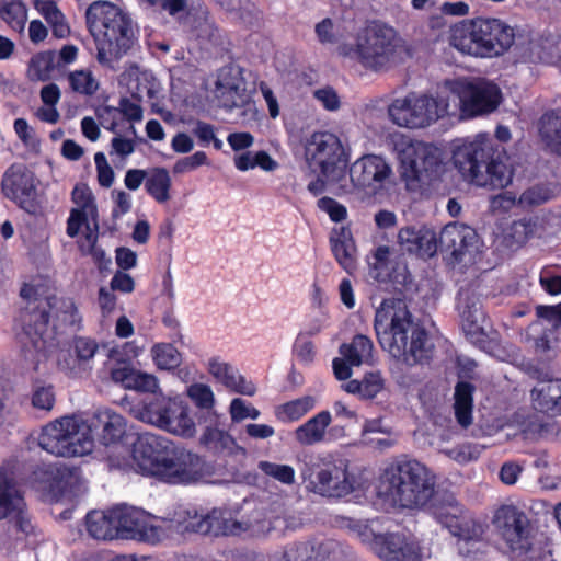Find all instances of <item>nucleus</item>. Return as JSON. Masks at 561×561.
Segmentation results:
<instances>
[{
    "instance_id": "obj_1",
    "label": "nucleus",
    "mask_w": 561,
    "mask_h": 561,
    "mask_svg": "<svg viewBox=\"0 0 561 561\" xmlns=\"http://www.w3.org/2000/svg\"><path fill=\"white\" fill-rule=\"evenodd\" d=\"M374 328L382 350L404 366L423 364L433 355L426 330L402 299H385L376 309Z\"/></svg>"
},
{
    "instance_id": "obj_2",
    "label": "nucleus",
    "mask_w": 561,
    "mask_h": 561,
    "mask_svg": "<svg viewBox=\"0 0 561 561\" xmlns=\"http://www.w3.org/2000/svg\"><path fill=\"white\" fill-rule=\"evenodd\" d=\"M130 467L144 477L175 485L201 479L204 461L199 455L175 446L163 436L142 433L133 444Z\"/></svg>"
},
{
    "instance_id": "obj_3",
    "label": "nucleus",
    "mask_w": 561,
    "mask_h": 561,
    "mask_svg": "<svg viewBox=\"0 0 561 561\" xmlns=\"http://www.w3.org/2000/svg\"><path fill=\"white\" fill-rule=\"evenodd\" d=\"M27 317L28 324L25 328L22 352L27 367L36 371L57 348V342L48 330V322H56L55 327L76 328L81 321V316L71 299L49 297L41 304L39 311L34 310Z\"/></svg>"
},
{
    "instance_id": "obj_4",
    "label": "nucleus",
    "mask_w": 561,
    "mask_h": 561,
    "mask_svg": "<svg viewBox=\"0 0 561 561\" xmlns=\"http://www.w3.org/2000/svg\"><path fill=\"white\" fill-rule=\"evenodd\" d=\"M87 24L95 45V58L106 68L114 69L133 46L131 19L117 5L108 1H94L87 10Z\"/></svg>"
},
{
    "instance_id": "obj_5",
    "label": "nucleus",
    "mask_w": 561,
    "mask_h": 561,
    "mask_svg": "<svg viewBox=\"0 0 561 561\" xmlns=\"http://www.w3.org/2000/svg\"><path fill=\"white\" fill-rule=\"evenodd\" d=\"M433 472L415 459L401 458L382 471L378 494L403 508H423L435 495Z\"/></svg>"
},
{
    "instance_id": "obj_6",
    "label": "nucleus",
    "mask_w": 561,
    "mask_h": 561,
    "mask_svg": "<svg viewBox=\"0 0 561 561\" xmlns=\"http://www.w3.org/2000/svg\"><path fill=\"white\" fill-rule=\"evenodd\" d=\"M491 139L479 135L457 146L453 160L462 178L478 186L503 188L512 182L513 172L502 160L492 159Z\"/></svg>"
},
{
    "instance_id": "obj_7",
    "label": "nucleus",
    "mask_w": 561,
    "mask_h": 561,
    "mask_svg": "<svg viewBox=\"0 0 561 561\" xmlns=\"http://www.w3.org/2000/svg\"><path fill=\"white\" fill-rule=\"evenodd\" d=\"M340 54L356 59L363 67L374 71L386 70L401 60L404 45L396 30L373 22L362 28L354 46L343 45Z\"/></svg>"
},
{
    "instance_id": "obj_8",
    "label": "nucleus",
    "mask_w": 561,
    "mask_h": 561,
    "mask_svg": "<svg viewBox=\"0 0 561 561\" xmlns=\"http://www.w3.org/2000/svg\"><path fill=\"white\" fill-rule=\"evenodd\" d=\"M450 45L477 57H493L505 53L514 43L513 28L499 19H476L451 28Z\"/></svg>"
},
{
    "instance_id": "obj_9",
    "label": "nucleus",
    "mask_w": 561,
    "mask_h": 561,
    "mask_svg": "<svg viewBox=\"0 0 561 561\" xmlns=\"http://www.w3.org/2000/svg\"><path fill=\"white\" fill-rule=\"evenodd\" d=\"M38 445L57 457L85 456L94 448L92 427L82 416L65 415L42 428Z\"/></svg>"
},
{
    "instance_id": "obj_10",
    "label": "nucleus",
    "mask_w": 561,
    "mask_h": 561,
    "mask_svg": "<svg viewBox=\"0 0 561 561\" xmlns=\"http://www.w3.org/2000/svg\"><path fill=\"white\" fill-rule=\"evenodd\" d=\"M398 158L401 179L411 192L423 193L428 190L443 170L438 148L422 141H402Z\"/></svg>"
},
{
    "instance_id": "obj_11",
    "label": "nucleus",
    "mask_w": 561,
    "mask_h": 561,
    "mask_svg": "<svg viewBox=\"0 0 561 561\" xmlns=\"http://www.w3.org/2000/svg\"><path fill=\"white\" fill-rule=\"evenodd\" d=\"M307 489L327 497H342L353 491V481L348 473V461L344 458L327 455L310 467L301 470Z\"/></svg>"
},
{
    "instance_id": "obj_12",
    "label": "nucleus",
    "mask_w": 561,
    "mask_h": 561,
    "mask_svg": "<svg viewBox=\"0 0 561 561\" xmlns=\"http://www.w3.org/2000/svg\"><path fill=\"white\" fill-rule=\"evenodd\" d=\"M448 113V102L425 94L410 93L392 101L388 114L393 124L405 128H423Z\"/></svg>"
},
{
    "instance_id": "obj_13",
    "label": "nucleus",
    "mask_w": 561,
    "mask_h": 561,
    "mask_svg": "<svg viewBox=\"0 0 561 561\" xmlns=\"http://www.w3.org/2000/svg\"><path fill=\"white\" fill-rule=\"evenodd\" d=\"M307 161L328 181H339L344 173L346 156L341 140L334 134L314 133L306 147Z\"/></svg>"
},
{
    "instance_id": "obj_14",
    "label": "nucleus",
    "mask_w": 561,
    "mask_h": 561,
    "mask_svg": "<svg viewBox=\"0 0 561 561\" xmlns=\"http://www.w3.org/2000/svg\"><path fill=\"white\" fill-rule=\"evenodd\" d=\"M492 524L512 551L530 552L529 559L536 560V553L530 549V523L523 510L514 505H502L495 511Z\"/></svg>"
},
{
    "instance_id": "obj_15",
    "label": "nucleus",
    "mask_w": 561,
    "mask_h": 561,
    "mask_svg": "<svg viewBox=\"0 0 561 561\" xmlns=\"http://www.w3.org/2000/svg\"><path fill=\"white\" fill-rule=\"evenodd\" d=\"M113 516L116 519L118 538L157 543L163 537L161 526L154 523L158 517L140 508L125 504L117 505L113 507Z\"/></svg>"
},
{
    "instance_id": "obj_16",
    "label": "nucleus",
    "mask_w": 561,
    "mask_h": 561,
    "mask_svg": "<svg viewBox=\"0 0 561 561\" xmlns=\"http://www.w3.org/2000/svg\"><path fill=\"white\" fill-rule=\"evenodd\" d=\"M393 176L389 161L379 154H364L350 167L353 186L368 196L380 193Z\"/></svg>"
},
{
    "instance_id": "obj_17",
    "label": "nucleus",
    "mask_w": 561,
    "mask_h": 561,
    "mask_svg": "<svg viewBox=\"0 0 561 561\" xmlns=\"http://www.w3.org/2000/svg\"><path fill=\"white\" fill-rule=\"evenodd\" d=\"M37 185L35 173L22 162L12 163L1 179L3 195L30 214L37 207Z\"/></svg>"
},
{
    "instance_id": "obj_18",
    "label": "nucleus",
    "mask_w": 561,
    "mask_h": 561,
    "mask_svg": "<svg viewBox=\"0 0 561 561\" xmlns=\"http://www.w3.org/2000/svg\"><path fill=\"white\" fill-rule=\"evenodd\" d=\"M462 112L468 116L495 111L501 102L499 87L484 79L463 80L457 84Z\"/></svg>"
},
{
    "instance_id": "obj_19",
    "label": "nucleus",
    "mask_w": 561,
    "mask_h": 561,
    "mask_svg": "<svg viewBox=\"0 0 561 561\" xmlns=\"http://www.w3.org/2000/svg\"><path fill=\"white\" fill-rule=\"evenodd\" d=\"M3 518H10L14 527L24 535L33 529L23 493L13 472L0 468V519Z\"/></svg>"
},
{
    "instance_id": "obj_20",
    "label": "nucleus",
    "mask_w": 561,
    "mask_h": 561,
    "mask_svg": "<svg viewBox=\"0 0 561 561\" xmlns=\"http://www.w3.org/2000/svg\"><path fill=\"white\" fill-rule=\"evenodd\" d=\"M370 547L382 561H422L424 557L419 540L404 533L374 535Z\"/></svg>"
},
{
    "instance_id": "obj_21",
    "label": "nucleus",
    "mask_w": 561,
    "mask_h": 561,
    "mask_svg": "<svg viewBox=\"0 0 561 561\" xmlns=\"http://www.w3.org/2000/svg\"><path fill=\"white\" fill-rule=\"evenodd\" d=\"M558 226H561V210L522 218L511 224L506 230L505 239L508 245L519 247L533 238H542L554 233Z\"/></svg>"
},
{
    "instance_id": "obj_22",
    "label": "nucleus",
    "mask_w": 561,
    "mask_h": 561,
    "mask_svg": "<svg viewBox=\"0 0 561 561\" xmlns=\"http://www.w3.org/2000/svg\"><path fill=\"white\" fill-rule=\"evenodd\" d=\"M538 321L528 328V339L534 342L537 353L546 354L552 350L561 334V304L554 306L538 305L536 307Z\"/></svg>"
},
{
    "instance_id": "obj_23",
    "label": "nucleus",
    "mask_w": 561,
    "mask_h": 561,
    "mask_svg": "<svg viewBox=\"0 0 561 561\" xmlns=\"http://www.w3.org/2000/svg\"><path fill=\"white\" fill-rule=\"evenodd\" d=\"M341 358H334L332 366L334 376L339 380H346L352 376V366L374 364V344L366 335H355L351 343L340 346Z\"/></svg>"
},
{
    "instance_id": "obj_24",
    "label": "nucleus",
    "mask_w": 561,
    "mask_h": 561,
    "mask_svg": "<svg viewBox=\"0 0 561 561\" xmlns=\"http://www.w3.org/2000/svg\"><path fill=\"white\" fill-rule=\"evenodd\" d=\"M250 522V538H267L283 535L282 526L295 529L293 518L285 515L282 505L256 507L248 514Z\"/></svg>"
},
{
    "instance_id": "obj_25",
    "label": "nucleus",
    "mask_w": 561,
    "mask_h": 561,
    "mask_svg": "<svg viewBox=\"0 0 561 561\" xmlns=\"http://www.w3.org/2000/svg\"><path fill=\"white\" fill-rule=\"evenodd\" d=\"M337 549L332 540H302L286 545L274 561H330Z\"/></svg>"
},
{
    "instance_id": "obj_26",
    "label": "nucleus",
    "mask_w": 561,
    "mask_h": 561,
    "mask_svg": "<svg viewBox=\"0 0 561 561\" xmlns=\"http://www.w3.org/2000/svg\"><path fill=\"white\" fill-rule=\"evenodd\" d=\"M167 522L170 529L181 534L194 533L201 535H210L214 520V511L208 514H198V512L188 505H176L164 517H159Z\"/></svg>"
},
{
    "instance_id": "obj_27",
    "label": "nucleus",
    "mask_w": 561,
    "mask_h": 561,
    "mask_svg": "<svg viewBox=\"0 0 561 561\" xmlns=\"http://www.w3.org/2000/svg\"><path fill=\"white\" fill-rule=\"evenodd\" d=\"M98 352L95 341L79 336L72 341L69 353L58 359L60 369L67 371L71 376H81L91 370V362Z\"/></svg>"
},
{
    "instance_id": "obj_28",
    "label": "nucleus",
    "mask_w": 561,
    "mask_h": 561,
    "mask_svg": "<svg viewBox=\"0 0 561 561\" xmlns=\"http://www.w3.org/2000/svg\"><path fill=\"white\" fill-rule=\"evenodd\" d=\"M207 370L216 381L233 392L250 397L256 392V387L252 381L247 380L236 367L219 357L208 360Z\"/></svg>"
},
{
    "instance_id": "obj_29",
    "label": "nucleus",
    "mask_w": 561,
    "mask_h": 561,
    "mask_svg": "<svg viewBox=\"0 0 561 561\" xmlns=\"http://www.w3.org/2000/svg\"><path fill=\"white\" fill-rule=\"evenodd\" d=\"M457 309L465 333L471 337L482 332L484 314L477 294L469 288H461L458 293Z\"/></svg>"
},
{
    "instance_id": "obj_30",
    "label": "nucleus",
    "mask_w": 561,
    "mask_h": 561,
    "mask_svg": "<svg viewBox=\"0 0 561 561\" xmlns=\"http://www.w3.org/2000/svg\"><path fill=\"white\" fill-rule=\"evenodd\" d=\"M439 242L451 254L460 259L466 253L477 249L479 238L477 232L466 225H447L440 233Z\"/></svg>"
},
{
    "instance_id": "obj_31",
    "label": "nucleus",
    "mask_w": 561,
    "mask_h": 561,
    "mask_svg": "<svg viewBox=\"0 0 561 561\" xmlns=\"http://www.w3.org/2000/svg\"><path fill=\"white\" fill-rule=\"evenodd\" d=\"M216 96L224 107H240L248 102V95L241 79L231 76V69L220 72L216 83Z\"/></svg>"
},
{
    "instance_id": "obj_32",
    "label": "nucleus",
    "mask_w": 561,
    "mask_h": 561,
    "mask_svg": "<svg viewBox=\"0 0 561 561\" xmlns=\"http://www.w3.org/2000/svg\"><path fill=\"white\" fill-rule=\"evenodd\" d=\"M331 422V413L328 410L320 411L295 430V440L300 446H313L323 443Z\"/></svg>"
},
{
    "instance_id": "obj_33",
    "label": "nucleus",
    "mask_w": 561,
    "mask_h": 561,
    "mask_svg": "<svg viewBox=\"0 0 561 561\" xmlns=\"http://www.w3.org/2000/svg\"><path fill=\"white\" fill-rule=\"evenodd\" d=\"M332 253L340 266L347 273L356 270V247L351 230L342 227L334 230L330 238Z\"/></svg>"
},
{
    "instance_id": "obj_34",
    "label": "nucleus",
    "mask_w": 561,
    "mask_h": 561,
    "mask_svg": "<svg viewBox=\"0 0 561 561\" xmlns=\"http://www.w3.org/2000/svg\"><path fill=\"white\" fill-rule=\"evenodd\" d=\"M95 419L101 426L99 435L101 444L106 447H122L121 442L126 434L125 419L112 410L98 411Z\"/></svg>"
},
{
    "instance_id": "obj_35",
    "label": "nucleus",
    "mask_w": 561,
    "mask_h": 561,
    "mask_svg": "<svg viewBox=\"0 0 561 561\" xmlns=\"http://www.w3.org/2000/svg\"><path fill=\"white\" fill-rule=\"evenodd\" d=\"M72 471L58 463L47 465L34 472V482L41 491L57 495L62 492Z\"/></svg>"
},
{
    "instance_id": "obj_36",
    "label": "nucleus",
    "mask_w": 561,
    "mask_h": 561,
    "mask_svg": "<svg viewBox=\"0 0 561 561\" xmlns=\"http://www.w3.org/2000/svg\"><path fill=\"white\" fill-rule=\"evenodd\" d=\"M172 405L183 404L167 398H156L137 408L135 410V416L142 422L154 425L164 431V424H162V422L174 420L175 413L173 414L167 411L169 408L171 409Z\"/></svg>"
},
{
    "instance_id": "obj_37",
    "label": "nucleus",
    "mask_w": 561,
    "mask_h": 561,
    "mask_svg": "<svg viewBox=\"0 0 561 561\" xmlns=\"http://www.w3.org/2000/svg\"><path fill=\"white\" fill-rule=\"evenodd\" d=\"M561 379L539 381L531 390L536 409L542 412L559 413Z\"/></svg>"
},
{
    "instance_id": "obj_38",
    "label": "nucleus",
    "mask_w": 561,
    "mask_h": 561,
    "mask_svg": "<svg viewBox=\"0 0 561 561\" xmlns=\"http://www.w3.org/2000/svg\"><path fill=\"white\" fill-rule=\"evenodd\" d=\"M116 519L113 508L107 511H92L85 517L88 534L96 540H113L118 538Z\"/></svg>"
},
{
    "instance_id": "obj_39",
    "label": "nucleus",
    "mask_w": 561,
    "mask_h": 561,
    "mask_svg": "<svg viewBox=\"0 0 561 561\" xmlns=\"http://www.w3.org/2000/svg\"><path fill=\"white\" fill-rule=\"evenodd\" d=\"M198 444L202 448L217 454L232 450L236 442L227 431L215 422L203 428Z\"/></svg>"
},
{
    "instance_id": "obj_40",
    "label": "nucleus",
    "mask_w": 561,
    "mask_h": 561,
    "mask_svg": "<svg viewBox=\"0 0 561 561\" xmlns=\"http://www.w3.org/2000/svg\"><path fill=\"white\" fill-rule=\"evenodd\" d=\"M211 536H239L250 538V522L248 515L240 518L225 517L220 511L214 510Z\"/></svg>"
},
{
    "instance_id": "obj_41",
    "label": "nucleus",
    "mask_w": 561,
    "mask_h": 561,
    "mask_svg": "<svg viewBox=\"0 0 561 561\" xmlns=\"http://www.w3.org/2000/svg\"><path fill=\"white\" fill-rule=\"evenodd\" d=\"M342 388L351 394L360 399H374L385 389V379L379 371H371L364 375L362 380L352 379Z\"/></svg>"
},
{
    "instance_id": "obj_42",
    "label": "nucleus",
    "mask_w": 561,
    "mask_h": 561,
    "mask_svg": "<svg viewBox=\"0 0 561 561\" xmlns=\"http://www.w3.org/2000/svg\"><path fill=\"white\" fill-rule=\"evenodd\" d=\"M172 180L167 169L153 168L147 172L145 181L146 192L159 204H164L171 198Z\"/></svg>"
},
{
    "instance_id": "obj_43",
    "label": "nucleus",
    "mask_w": 561,
    "mask_h": 561,
    "mask_svg": "<svg viewBox=\"0 0 561 561\" xmlns=\"http://www.w3.org/2000/svg\"><path fill=\"white\" fill-rule=\"evenodd\" d=\"M427 505L430 513L434 518L449 530L453 528V525H456L460 519L461 507L451 495H448L439 502L437 494L435 493L434 497L430 503H427Z\"/></svg>"
},
{
    "instance_id": "obj_44",
    "label": "nucleus",
    "mask_w": 561,
    "mask_h": 561,
    "mask_svg": "<svg viewBox=\"0 0 561 561\" xmlns=\"http://www.w3.org/2000/svg\"><path fill=\"white\" fill-rule=\"evenodd\" d=\"M33 5L50 25L54 36L57 38H65L68 36L70 28L65 22V16L57 8L56 2L51 0H33Z\"/></svg>"
},
{
    "instance_id": "obj_45",
    "label": "nucleus",
    "mask_w": 561,
    "mask_h": 561,
    "mask_svg": "<svg viewBox=\"0 0 561 561\" xmlns=\"http://www.w3.org/2000/svg\"><path fill=\"white\" fill-rule=\"evenodd\" d=\"M167 411L173 414L175 413V415L173 421L162 422V424H164V431L184 438L195 436L196 425L185 405H172L171 409L169 408Z\"/></svg>"
},
{
    "instance_id": "obj_46",
    "label": "nucleus",
    "mask_w": 561,
    "mask_h": 561,
    "mask_svg": "<svg viewBox=\"0 0 561 561\" xmlns=\"http://www.w3.org/2000/svg\"><path fill=\"white\" fill-rule=\"evenodd\" d=\"M472 392L473 387L468 382H459L455 389V415L462 427L472 422Z\"/></svg>"
},
{
    "instance_id": "obj_47",
    "label": "nucleus",
    "mask_w": 561,
    "mask_h": 561,
    "mask_svg": "<svg viewBox=\"0 0 561 561\" xmlns=\"http://www.w3.org/2000/svg\"><path fill=\"white\" fill-rule=\"evenodd\" d=\"M0 18L13 30L22 33L27 21L26 7L20 0H2Z\"/></svg>"
},
{
    "instance_id": "obj_48",
    "label": "nucleus",
    "mask_w": 561,
    "mask_h": 561,
    "mask_svg": "<svg viewBox=\"0 0 561 561\" xmlns=\"http://www.w3.org/2000/svg\"><path fill=\"white\" fill-rule=\"evenodd\" d=\"M316 398L305 396L279 405L276 415L284 422H295L300 420L316 407Z\"/></svg>"
},
{
    "instance_id": "obj_49",
    "label": "nucleus",
    "mask_w": 561,
    "mask_h": 561,
    "mask_svg": "<svg viewBox=\"0 0 561 561\" xmlns=\"http://www.w3.org/2000/svg\"><path fill=\"white\" fill-rule=\"evenodd\" d=\"M540 135L551 152L561 157V116L545 115L541 119Z\"/></svg>"
},
{
    "instance_id": "obj_50",
    "label": "nucleus",
    "mask_w": 561,
    "mask_h": 561,
    "mask_svg": "<svg viewBox=\"0 0 561 561\" xmlns=\"http://www.w3.org/2000/svg\"><path fill=\"white\" fill-rule=\"evenodd\" d=\"M70 89L80 95L91 96L96 93L100 88L99 80L94 77L92 71L80 69L70 71L67 76Z\"/></svg>"
},
{
    "instance_id": "obj_51",
    "label": "nucleus",
    "mask_w": 561,
    "mask_h": 561,
    "mask_svg": "<svg viewBox=\"0 0 561 561\" xmlns=\"http://www.w3.org/2000/svg\"><path fill=\"white\" fill-rule=\"evenodd\" d=\"M55 67L54 51H43L34 55L28 64L27 77L33 81H46Z\"/></svg>"
},
{
    "instance_id": "obj_52",
    "label": "nucleus",
    "mask_w": 561,
    "mask_h": 561,
    "mask_svg": "<svg viewBox=\"0 0 561 561\" xmlns=\"http://www.w3.org/2000/svg\"><path fill=\"white\" fill-rule=\"evenodd\" d=\"M257 468L263 474L282 484L293 485L296 482V471L289 465L262 460Z\"/></svg>"
},
{
    "instance_id": "obj_53",
    "label": "nucleus",
    "mask_w": 561,
    "mask_h": 561,
    "mask_svg": "<svg viewBox=\"0 0 561 561\" xmlns=\"http://www.w3.org/2000/svg\"><path fill=\"white\" fill-rule=\"evenodd\" d=\"M72 202L77 205L72 210H81V213L90 216L91 221L98 220V208L88 185L79 183L75 186L72 194Z\"/></svg>"
},
{
    "instance_id": "obj_54",
    "label": "nucleus",
    "mask_w": 561,
    "mask_h": 561,
    "mask_svg": "<svg viewBox=\"0 0 561 561\" xmlns=\"http://www.w3.org/2000/svg\"><path fill=\"white\" fill-rule=\"evenodd\" d=\"M151 355L160 369H173L182 362L180 352L169 343H160L152 346Z\"/></svg>"
},
{
    "instance_id": "obj_55",
    "label": "nucleus",
    "mask_w": 561,
    "mask_h": 561,
    "mask_svg": "<svg viewBox=\"0 0 561 561\" xmlns=\"http://www.w3.org/2000/svg\"><path fill=\"white\" fill-rule=\"evenodd\" d=\"M455 537H458L463 543L479 542L483 538L484 528L482 524L472 519H459L449 530Z\"/></svg>"
},
{
    "instance_id": "obj_56",
    "label": "nucleus",
    "mask_w": 561,
    "mask_h": 561,
    "mask_svg": "<svg viewBox=\"0 0 561 561\" xmlns=\"http://www.w3.org/2000/svg\"><path fill=\"white\" fill-rule=\"evenodd\" d=\"M186 396L191 401L202 410H210L215 405L216 399L210 386L202 382H195L186 387Z\"/></svg>"
},
{
    "instance_id": "obj_57",
    "label": "nucleus",
    "mask_w": 561,
    "mask_h": 561,
    "mask_svg": "<svg viewBox=\"0 0 561 561\" xmlns=\"http://www.w3.org/2000/svg\"><path fill=\"white\" fill-rule=\"evenodd\" d=\"M31 400L32 405L35 409L50 411L55 404V392L53 386L35 383Z\"/></svg>"
},
{
    "instance_id": "obj_58",
    "label": "nucleus",
    "mask_w": 561,
    "mask_h": 561,
    "mask_svg": "<svg viewBox=\"0 0 561 561\" xmlns=\"http://www.w3.org/2000/svg\"><path fill=\"white\" fill-rule=\"evenodd\" d=\"M552 197L551 191L546 186H533L526 190L518 198V204L533 207L548 202Z\"/></svg>"
},
{
    "instance_id": "obj_59",
    "label": "nucleus",
    "mask_w": 561,
    "mask_h": 561,
    "mask_svg": "<svg viewBox=\"0 0 561 561\" xmlns=\"http://www.w3.org/2000/svg\"><path fill=\"white\" fill-rule=\"evenodd\" d=\"M374 434L391 436L393 431L392 427L385 422L383 417L366 419L360 433L363 442H366L367 438H373L371 435Z\"/></svg>"
},
{
    "instance_id": "obj_60",
    "label": "nucleus",
    "mask_w": 561,
    "mask_h": 561,
    "mask_svg": "<svg viewBox=\"0 0 561 561\" xmlns=\"http://www.w3.org/2000/svg\"><path fill=\"white\" fill-rule=\"evenodd\" d=\"M318 207L322 211L327 213L330 219L334 222H341L347 217L346 207L331 197L320 198L318 201Z\"/></svg>"
},
{
    "instance_id": "obj_61",
    "label": "nucleus",
    "mask_w": 561,
    "mask_h": 561,
    "mask_svg": "<svg viewBox=\"0 0 561 561\" xmlns=\"http://www.w3.org/2000/svg\"><path fill=\"white\" fill-rule=\"evenodd\" d=\"M414 253L420 256H433L437 250L435 233L431 230H419V239Z\"/></svg>"
},
{
    "instance_id": "obj_62",
    "label": "nucleus",
    "mask_w": 561,
    "mask_h": 561,
    "mask_svg": "<svg viewBox=\"0 0 561 561\" xmlns=\"http://www.w3.org/2000/svg\"><path fill=\"white\" fill-rule=\"evenodd\" d=\"M159 387L158 379L151 374L140 370L134 373L129 389L142 392H154Z\"/></svg>"
},
{
    "instance_id": "obj_63",
    "label": "nucleus",
    "mask_w": 561,
    "mask_h": 561,
    "mask_svg": "<svg viewBox=\"0 0 561 561\" xmlns=\"http://www.w3.org/2000/svg\"><path fill=\"white\" fill-rule=\"evenodd\" d=\"M94 162L98 171V180L101 186L110 187L114 182V171L108 164L103 152H96Z\"/></svg>"
},
{
    "instance_id": "obj_64",
    "label": "nucleus",
    "mask_w": 561,
    "mask_h": 561,
    "mask_svg": "<svg viewBox=\"0 0 561 561\" xmlns=\"http://www.w3.org/2000/svg\"><path fill=\"white\" fill-rule=\"evenodd\" d=\"M100 124L107 130L116 133L121 119L119 111L113 106H101L96 110Z\"/></svg>"
}]
</instances>
